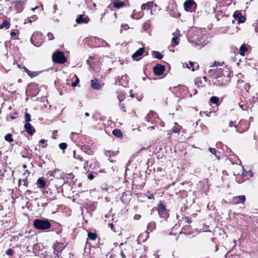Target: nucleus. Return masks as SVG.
I'll use <instances>...</instances> for the list:
<instances>
[{
	"instance_id": "obj_32",
	"label": "nucleus",
	"mask_w": 258,
	"mask_h": 258,
	"mask_svg": "<svg viewBox=\"0 0 258 258\" xmlns=\"http://www.w3.org/2000/svg\"><path fill=\"white\" fill-rule=\"evenodd\" d=\"M155 57L157 59H161L163 57V55L158 51H155Z\"/></svg>"
},
{
	"instance_id": "obj_35",
	"label": "nucleus",
	"mask_w": 258,
	"mask_h": 258,
	"mask_svg": "<svg viewBox=\"0 0 258 258\" xmlns=\"http://www.w3.org/2000/svg\"><path fill=\"white\" fill-rule=\"evenodd\" d=\"M74 157L76 159H79L81 161H83V158L81 156H80L79 155H77L76 154V151H74Z\"/></svg>"
},
{
	"instance_id": "obj_37",
	"label": "nucleus",
	"mask_w": 258,
	"mask_h": 258,
	"mask_svg": "<svg viewBox=\"0 0 258 258\" xmlns=\"http://www.w3.org/2000/svg\"><path fill=\"white\" fill-rule=\"evenodd\" d=\"M59 147L64 150V149H66L67 147V144L65 143H60L59 144Z\"/></svg>"
},
{
	"instance_id": "obj_20",
	"label": "nucleus",
	"mask_w": 258,
	"mask_h": 258,
	"mask_svg": "<svg viewBox=\"0 0 258 258\" xmlns=\"http://www.w3.org/2000/svg\"><path fill=\"white\" fill-rule=\"evenodd\" d=\"M113 135L116 137H121L122 135V132L119 129H115L112 131Z\"/></svg>"
},
{
	"instance_id": "obj_2",
	"label": "nucleus",
	"mask_w": 258,
	"mask_h": 258,
	"mask_svg": "<svg viewBox=\"0 0 258 258\" xmlns=\"http://www.w3.org/2000/svg\"><path fill=\"white\" fill-rule=\"evenodd\" d=\"M53 62L59 64H63L67 61V58L63 52L57 50L55 51L52 56Z\"/></svg>"
},
{
	"instance_id": "obj_30",
	"label": "nucleus",
	"mask_w": 258,
	"mask_h": 258,
	"mask_svg": "<svg viewBox=\"0 0 258 258\" xmlns=\"http://www.w3.org/2000/svg\"><path fill=\"white\" fill-rule=\"evenodd\" d=\"M25 118L27 123H29L31 120L30 114L27 112L25 113Z\"/></svg>"
},
{
	"instance_id": "obj_58",
	"label": "nucleus",
	"mask_w": 258,
	"mask_h": 258,
	"mask_svg": "<svg viewBox=\"0 0 258 258\" xmlns=\"http://www.w3.org/2000/svg\"><path fill=\"white\" fill-rule=\"evenodd\" d=\"M23 167L24 168H27V165H26V164H23Z\"/></svg>"
},
{
	"instance_id": "obj_10",
	"label": "nucleus",
	"mask_w": 258,
	"mask_h": 258,
	"mask_svg": "<svg viewBox=\"0 0 258 258\" xmlns=\"http://www.w3.org/2000/svg\"><path fill=\"white\" fill-rule=\"evenodd\" d=\"M144 48H140L138 50H137L132 55V58L135 60H138L140 58H138V57L142 55L143 53L144 52Z\"/></svg>"
},
{
	"instance_id": "obj_12",
	"label": "nucleus",
	"mask_w": 258,
	"mask_h": 258,
	"mask_svg": "<svg viewBox=\"0 0 258 258\" xmlns=\"http://www.w3.org/2000/svg\"><path fill=\"white\" fill-rule=\"evenodd\" d=\"M91 87L96 90H99L101 88L102 85L99 80H91Z\"/></svg>"
},
{
	"instance_id": "obj_28",
	"label": "nucleus",
	"mask_w": 258,
	"mask_h": 258,
	"mask_svg": "<svg viewBox=\"0 0 258 258\" xmlns=\"http://www.w3.org/2000/svg\"><path fill=\"white\" fill-rule=\"evenodd\" d=\"M202 81L201 80V78H197L195 80V84L197 86L198 88H200L202 86Z\"/></svg>"
},
{
	"instance_id": "obj_16",
	"label": "nucleus",
	"mask_w": 258,
	"mask_h": 258,
	"mask_svg": "<svg viewBox=\"0 0 258 258\" xmlns=\"http://www.w3.org/2000/svg\"><path fill=\"white\" fill-rule=\"evenodd\" d=\"M37 183L38 184L39 188H44L46 185V181L42 178H39Z\"/></svg>"
},
{
	"instance_id": "obj_6",
	"label": "nucleus",
	"mask_w": 258,
	"mask_h": 258,
	"mask_svg": "<svg viewBox=\"0 0 258 258\" xmlns=\"http://www.w3.org/2000/svg\"><path fill=\"white\" fill-rule=\"evenodd\" d=\"M64 247L65 246L63 243L55 242L53 245V248L54 249V254L58 256V253L62 251L64 248Z\"/></svg>"
},
{
	"instance_id": "obj_23",
	"label": "nucleus",
	"mask_w": 258,
	"mask_h": 258,
	"mask_svg": "<svg viewBox=\"0 0 258 258\" xmlns=\"http://www.w3.org/2000/svg\"><path fill=\"white\" fill-rule=\"evenodd\" d=\"M10 23L8 21H4L3 23L1 25L0 28L3 29L6 28V29H8L10 27Z\"/></svg>"
},
{
	"instance_id": "obj_39",
	"label": "nucleus",
	"mask_w": 258,
	"mask_h": 258,
	"mask_svg": "<svg viewBox=\"0 0 258 258\" xmlns=\"http://www.w3.org/2000/svg\"><path fill=\"white\" fill-rule=\"evenodd\" d=\"M6 254L8 255L11 256L13 254V250L10 248L6 250Z\"/></svg>"
},
{
	"instance_id": "obj_45",
	"label": "nucleus",
	"mask_w": 258,
	"mask_h": 258,
	"mask_svg": "<svg viewBox=\"0 0 258 258\" xmlns=\"http://www.w3.org/2000/svg\"><path fill=\"white\" fill-rule=\"evenodd\" d=\"M108 226L110 227V228L113 230L114 228V225L112 223H109L108 224Z\"/></svg>"
},
{
	"instance_id": "obj_26",
	"label": "nucleus",
	"mask_w": 258,
	"mask_h": 258,
	"mask_svg": "<svg viewBox=\"0 0 258 258\" xmlns=\"http://www.w3.org/2000/svg\"><path fill=\"white\" fill-rule=\"evenodd\" d=\"M171 43L173 45H177L179 43V38L178 37H174L172 38Z\"/></svg>"
},
{
	"instance_id": "obj_47",
	"label": "nucleus",
	"mask_w": 258,
	"mask_h": 258,
	"mask_svg": "<svg viewBox=\"0 0 258 258\" xmlns=\"http://www.w3.org/2000/svg\"><path fill=\"white\" fill-rule=\"evenodd\" d=\"M186 222L187 223L190 224L191 222V220L188 219L187 218H186Z\"/></svg>"
},
{
	"instance_id": "obj_24",
	"label": "nucleus",
	"mask_w": 258,
	"mask_h": 258,
	"mask_svg": "<svg viewBox=\"0 0 258 258\" xmlns=\"http://www.w3.org/2000/svg\"><path fill=\"white\" fill-rule=\"evenodd\" d=\"M210 101L213 104H218L219 101V98L218 97L213 96L210 98Z\"/></svg>"
},
{
	"instance_id": "obj_48",
	"label": "nucleus",
	"mask_w": 258,
	"mask_h": 258,
	"mask_svg": "<svg viewBox=\"0 0 258 258\" xmlns=\"http://www.w3.org/2000/svg\"><path fill=\"white\" fill-rule=\"evenodd\" d=\"M149 117H150V114H148L147 115V116H146V120H147L148 121H149Z\"/></svg>"
},
{
	"instance_id": "obj_11",
	"label": "nucleus",
	"mask_w": 258,
	"mask_h": 258,
	"mask_svg": "<svg viewBox=\"0 0 258 258\" xmlns=\"http://www.w3.org/2000/svg\"><path fill=\"white\" fill-rule=\"evenodd\" d=\"M245 201V197L244 195L234 197L232 200V203L234 204H237L239 203H243Z\"/></svg>"
},
{
	"instance_id": "obj_1",
	"label": "nucleus",
	"mask_w": 258,
	"mask_h": 258,
	"mask_svg": "<svg viewBox=\"0 0 258 258\" xmlns=\"http://www.w3.org/2000/svg\"><path fill=\"white\" fill-rule=\"evenodd\" d=\"M34 227L38 230H44L51 227V224L47 219H36L33 222Z\"/></svg>"
},
{
	"instance_id": "obj_34",
	"label": "nucleus",
	"mask_w": 258,
	"mask_h": 258,
	"mask_svg": "<svg viewBox=\"0 0 258 258\" xmlns=\"http://www.w3.org/2000/svg\"><path fill=\"white\" fill-rule=\"evenodd\" d=\"M241 13L240 12L236 11L233 14V16L235 19H237L239 18V17L241 16Z\"/></svg>"
},
{
	"instance_id": "obj_21",
	"label": "nucleus",
	"mask_w": 258,
	"mask_h": 258,
	"mask_svg": "<svg viewBox=\"0 0 258 258\" xmlns=\"http://www.w3.org/2000/svg\"><path fill=\"white\" fill-rule=\"evenodd\" d=\"M156 228V224L154 222H151L147 226V229L148 230L152 232Z\"/></svg>"
},
{
	"instance_id": "obj_57",
	"label": "nucleus",
	"mask_w": 258,
	"mask_h": 258,
	"mask_svg": "<svg viewBox=\"0 0 258 258\" xmlns=\"http://www.w3.org/2000/svg\"><path fill=\"white\" fill-rule=\"evenodd\" d=\"M85 116H88L89 115V113H88V112H86L85 114Z\"/></svg>"
},
{
	"instance_id": "obj_63",
	"label": "nucleus",
	"mask_w": 258,
	"mask_h": 258,
	"mask_svg": "<svg viewBox=\"0 0 258 258\" xmlns=\"http://www.w3.org/2000/svg\"><path fill=\"white\" fill-rule=\"evenodd\" d=\"M37 7H35V8L32 9V10L33 11H34V10H35V9H37Z\"/></svg>"
},
{
	"instance_id": "obj_19",
	"label": "nucleus",
	"mask_w": 258,
	"mask_h": 258,
	"mask_svg": "<svg viewBox=\"0 0 258 258\" xmlns=\"http://www.w3.org/2000/svg\"><path fill=\"white\" fill-rule=\"evenodd\" d=\"M247 51V48L245 45H242L239 48V54L241 55H244L245 52Z\"/></svg>"
},
{
	"instance_id": "obj_62",
	"label": "nucleus",
	"mask_w": 258,
	"mask_h": 258,
	"mask_svg": "<svg viewBox=\"0 0 258 258\" xmlns=\"http://www.w3.org/2000/svg\"><path fill=\"white\" fill-rule=\"evenodd\" d=\"M26 192H29H29H31V191L30 190H27Z\"/></svg>"
},
{
	"instance_id": "obj_40",
	"label": "nucleus",
	"mask_w": 258,
	"mask_h": 258,
	"mask_svg": "<svg viewBox=\"0 0 258 258\" xmlns=\"http://www.w3.org/2000/svg\"><path fill=\"white\" fill-rule=\"evenodd\" d=\"M238 20L239 22L243 23V22H245V18L244 16H242V15H241V16L238 19Z\"/></svg>"
},
{
	"instance_id": "obj_29",
	"label": "nucleus",
	"mask_w": 258,
	"mask_h": 258,
	"mask_svg": "<svg viewBox=\"0 0 258 258\" xmlns=\"http://www.w3.org/2000/svg\"><path fill=\"white\" fill-rule=\"evenodd\" d=\"M175 125H174L172 128V131L174 133H178L180 130V127L179 126L176 125L177 123H175Z\"/></svg>"
},
{
	"instance_id": "obj_38",
	"label": "nucleus",
	"mask_w": 258,
	"mask_h": 258,
	"mask_svg": "<svg viewBox=\"0 0 258 258\" xmlns=\"http://www.w3.org/2000/svg\"><path fill=\"white\" fill-rule=\"evenodd\" d=\"M234 126V127H237V124L235 121H230L229 123V127H231Z\"/></svg>"
},
{
	"instance_id": "obj_5",
	"label": "nucleus",
	"mask_w": 258,
	"mask_h": 258,
	"mask_svg": "<svg viewBox=\"0 0 258 258\" xmlns=\"http://www.w3.org/2000/svg\"><path fill=\"white\" fill-rule=\"evenodd\" d=\"M165 69V68L164 66L161 65L160 64H157L153 67V71L156 75L160 76L163 73Z\"/></svg>"
},
{
	"instance_id": "obj_17",
	"label": "nucleus",
	"mask_w": 258,
	"mask_h": 258,
	"mask_svg": "<svg viewBox=\"0 0 258 258\" xmlns=\"http://www.w3.org/2000/svg\"><path fill=\"white\" fill-rule=\"evenodd\" d=\"M153 3L152 2H148L146 4H144L141 6L142 10H149V9L152 7Z\"/></svg>"
},
{
	"instance_id": "obj_44",
	"label": "nucleus",
	"mask_w": 258,
	"mask_h": 258,
	"mask_svg": "<svg viewBox=\"0 0 258 258\" xmlns=\"http://www.w3.org/2000/svg\"><path fill=\"white\" fill-rule=\"evenodd\" d=\"M222 64H221L220 62H217L216 61H215L214 62V64L213 65V67H217V66H221Z\"/></svg>"
},
{
	"instance_id": "obj_3",
	"label": "nucleus",
	"mask_w": 258,
	"mask_h": 258,
	"mask_svg": "<svg viewBox=\"0 0 258 258\" xmlns=\"http://www.w3.org/2000/svg\"><path fill=\"white\" fill-rule=\"evenodd\" d=\"M121 256L123 258H133V250L132 246L129 245H124L121 251Z\"/></svg>"
},
{
	"instance_id": "obj_59",
	"label": "nucleus",
	"mask_w": 258,
	"mask_h": 258,
	"mask_svg": "<svg viewBox=\"0 0 258 258\" xmlns=\"http://www.w3.org/2000/svg\"><path fill=\"white\" fill-rule=\"evenodd\" d=\"M113 16H114V17H115V18H116L117 16H116V13H113Z\"/></svg>"
},
{
	"instance_id": "obj_51",
	"label": "nucleus",
	"mask_w": 258,
	"mask_h": 258,
	"mask_svg": "<svg viewBox=\"0 0 258 258\" xmlns=\"http://www.w3.org/2000/svg\"><path fill=\"white\" fill-rule=\"evenodd\" d=\"M43 193L45 195V194H48V191L45 190V189H44L43 191H42Z\"/></svg>"
},
{
	"instance_id": "obj_60",
	"label": "nucleus",
	"mask_w": 258,
	"mask_h": 258,
	"mask_svg": "<svg viewBox=\"0 0 258 258\" xmlns=\"http://www.w3.org/2000/svg\"><path fill=\"white\" fill-rule=\"evenodd\" d=\"M106 12H105L102 14V16H104V15L106 14V13H107V11L106 10Z\"/></svg>"
},
{
	"instance_id": "obj_53",
	"label": "nucleus",
	"mask_w": 258,
	"mask_h": 258,
	"mask_svg": "<svg viewBox=\"0 0 258 258\" xmlns=\"http://www.w3.org/2000/svg\"><path fill=\"white\" fill-rule=\"evenodd\" d=\"M26 173H27L28 174H29L30 173V172H29V171L28 170H26V171L25 172L24 175H25Z\"/></svg>"
},
{
	"instance_id": "obj_36",
	"label": "nucleus",
	"mask_w": 258,
	"mask_h": 258,
	"mask_svg": "<svg viewBox=\"0 0 258 258\" xmlns=\"http://www.w3.org/2000/svg\"><path fill=\"white\" fill-rule=\"evenodd\" d=\"M208 150L212 154H214L215 156V157H217V156L216 154L217 151H216V149L212 148H209Z\"/></svg>"
},
{
	"instance_id": "obj_49",
	"label": "nucleus",
	"mask_w": 258,
	"mask_h": 258,
	"mask_svg": "<svg viewBox=\"0 0 258 258\" xmlns=\"http://www.w3.org/2000/svg\"><path fill=\"white\" fill-rule=\"evenodd\" d=\"M148 199H154V196L153 195H151L149 196H148Z\"/></svg>"
},
{
	"instance_id": "obj_27",
	"label": "nucleus",
	"mask_w": 258,
	"mask_h": 258,
	"mask_svg": "<svg viewBox=\"0 0 258 258\" xmlns=\"http://www.w3.org/2000/svg\"><path fill=\"white\" fill-rule=\"evenodd\" d=\"M21 183H22L23 184L26 186H27V185L28 184V182L26 178H25V179H19V182H18L19 186H20V184H21Z\"/></svg>"
},
{
	"instance_id": "obj_56",
	"label": "nucleus",
	"mask_w": 258,
	"mask_h": 258,
	"mask_svg": "<svg viewBox=\"0 0 258 258\" xmlns=\"http://www.w3.org/2000/svg\"><path fill=\"white\" fill-rule=\"evenodd\" d=\"M239 107L240 108H241L242 109V110H244V109L243 108V105H239Z\"/></svg>"
},
{
	"instance_id": "obj_8",
	"label": "nucleus",
	"mask_w": 258,
	"mask_h": 258,
	"mask_svg": "<svg viewBox=\"0 0 258 258\" xmlns=\"http://www.w3.org/2000/svg\"><path fill=\"white\" fill-rule=\"evenodd\" d=\"M195 5H196V4L193 0L186 1L183 4L185 11L186 12L191 11L192 7Z\"/></svg>"
},
{
	"instance_id": "obj_46",
	"label": "nucleus",
	"mask_w": 258,
	"mask_h": 258,
	"mask_svg": "<svg viewBox=\"0 0 258 258\" xmlns=\"http://www.w3.org/2000/svg\"><path fill=\"white\" fill-rule=\"evenodd\" d=\"M11 35L12 37L15 36L16 35V33L14 31H12L11 32Z\"/></svg>"
},
{
	"instance_id": "obj_31",
	"label": "nucleus",
	"mask_w": 258,
	"mask_h": 258,
	"mask_svg": "<svg viewBox=\"0 0 258 258\" xmlns=\"http://www.w3.org/2000/svg\"><path fill=\"white\" fill-rule=\"evenodd\" d=\"M75 78H76V80L74 82L72 83L71 86L72 87L77 86V85L78 84V83H79V79L78 77L76 75H75Z\"/></svg>"
},
{
	"instance_id": "obj_50",
	"label": "nucleus",
	"mask_w": 258,
	"mask_h": 258,
	"mask_svg": "<svg viewBox=\"0 0 258 258\" xmlns=\"http://www.w3.org/2000/svg\"><path fill=\"white\" fill-rule=\"evenodd\" d=\"M45 140H44V139H41V140H40L39 143H40L43 144V143H45Z\"/></svg>"
},
{
	"instance_id": "obj_61",
	"label": "nucleus",
	"mask_w": 258,
	"mask_h": 258,
	"mask_svg": "<svg viewBox=\"0 0 258 258\" xmlns=\"http://www.w3.org/2000/svg\"><path fill=\"white\" fill-rule=\"evenodd\" d=\"M203 79L205 80V81H207V78H206V76H204V77H203Z\"/></svg>"
},
{
	"instance_id": "obj_25",
	"label": "nucleus",
	"mask_w": 258,
	"mask_h": 258,
	"mask_svg": "<svg viewBox=\"0 0 258 258\" xmlns=\"http://www.w3.org/2000/svg\"><path fill=\"white\" fill-rule=\"evenodd\" d=\"M5 140L10 143H11L13 141V139L12 138V135L11 134H8L5 136Z\"/></svg>"
},
{
	"instance_id": "obj_43",
	"label": "nucleus",
	"mask_w": 258,
	"mask_h": 258,
	"mask_svg": "<svg viewBox=\"0 0 258 258\" xmlns=\"http://www.w3.org/2000/svg\"><path fill=\"white\" fill-rule=\"evenodd\" d=\"M94 175H93V174H91V173H90V174H89L88 175V178L89 179H90V180L93 179L94 178Z\"/></svg>"
},
{
	"instance_id": "obj_7",
	"label": "nucleus",
	"mask_w": 258,
	"mask_h": 258,
	"mask_svg": "<svg viewBox=\"0 0 258 258\" xmlns=\"http://www.w3.org/2000/svg\"><path fill=\"white\" fill-rule=\"evenodd\" d=\"M89 21V18L84 15H80L76 20V22L78 24H87Z\"/></svg>"
},
{
	"instance_id": "obj_15",
	"label": "nucleus",
	"mask_w": 258,
	"mask_h": 258,
	"mask_svg": "<svg viewBox=\"0 0 258 258\" xmlns=\"http://www.w3.org/2000/svg\"><path fill=\"white\" fill-rule=\"evenodd\" d=\"M81 149L85 153L88 155L93 154V151L91 150L89 146L87 145H84L82 147Z\"/></svg>"
},
{
	"instance_id": "obj_54",
	"label": "nucleus",
	"mask_w": 258,
	"mask_h": 258,
	"mask_svg": "<svg viewBox=\"0 0 258 258\" xmlns=\"http://www.w3.org/2000/svg\"><path fill=\"white\" fill-rule=\"evenodd\" d=\"M24 69L26 73H27V71H29V70L27 68H26V67H24Z\"/></svg>"
},
{
	"instance_id": "obj_33",
	"label": "nucleus",
	"mask_w": 258,
	"mask_h": 258,
	"mask_svg": "<svg viewBox=\"0 0 258 258\" xmlns=\"http://www.w3.org/2000/svg\"><path fill=\"white\" fill-rule=\"evenodd\" d=\"M118 99H119V101L120 102L119 106H120V109H121L124 112H126V109H125V107L124 106V105L123 104L120 103V102L122 100V99H121L119 97H118Z\"/></svg>"
},
{
	"instance_id": "obj_14",
	"label": "nucleus",
	"mask_w": 258,
	"mask_h": 258,
	"mask_svg": "<svg viewBox=\"0 0 258 258\" xmlns=\"http://www.w3.org/2000/svg\"><path fill=\"white\" fill-rule=\"evenodd\" d=\"M114 7L116 9H119L124 6L125 4L119 0L114 1L113 2Z\"/></svg>"
},
{
	"instance_id": "obj_13",
	"label": "nucleus",
	"mask_w": 258,
	"mask_h": 258,
	"mask_svg": "<svg viewBox=\"0 0 258 258\" xmlns=\"http://www.w3.org/2000/svg\"><path fill=\"white\" fill-rule=\"evenodd\" d=\"M24 127L25 128L26 132L29 135H32L35 132V129H32L33 127L29 122L26 123L24 125Z\"/></svg>"
},
{
	"instance_id": "obj_9",
	"label": "nucleus",
	"mask_w": 258,
	"mask_h": 258,
	"mask_svg": "<svg viewBox=\"0 0 258 258\" xmlns=\"http://www.w3.org/2000/svg\"><path fill=\"white\" fill-rule=\"evenodd\" d=\"M47 174L56 178H59L61 177V171L58 169H55L53 171H49Z\"/></svg>"
},
{
	"instance_id": "obj_64",
	"label": "nucleus",
	"mask_w": 258,
	"mask_h": 258,
	"mask_svg": "<svg viewBox=\"0 0 258 258\" xmlns=\"http://www.w3.org/2000/svg\"><path fill=\"white\" fill-rule=\"evenodd\" d=\"M130 96H131V97H133V96H133V95L132 94H131Z\"/></svg>"
},
{
	"instance_id": "obj_4",
	"label": "nucleus",
	"mask_w": 258,
	"mask_h": 258,
	"mask_svg": "<svg viewBox=\"0 0 258 258\" xmlns=\"http://www.w3.org/2000/svg\"><path fill=\"white\" fill-rule=\"evenodd\" d=\"M158 214L160 218L167 219L169 213L163 204H159L157 208Z\"/></svg>"
},
{
	"instance_id": "obj_55",
	"label": "nucleus",
	"mask_w": 258,
	"mask_h": 258,
	"mask_svg": "<svg viewBox=\"0 0 258 258\" xmlns=\"http://www.w3.org/2000/svg\"><path fill=\"white\" fill-rule=\"evenodd\" d=\"M135 14H132L131 16V17L133 19H135Z\"/></svg>"
},
{
	"instance_id": "obj_52",
	"label": "nucleus",
	"mask_w": 258,
	"mask_h": 258,
	"mask_svg": "<svg viewBox=\"0 0 258 258\" xmlns=\"http://www.w3.org/2000/svg\"><path fill=\"white\" fill-rule=\"evenodd\" d=\"M31 71H29H29H27V74L28 75V76H30V75H31Z\"/></svg>"
},
{
	"instance_id": "obj_42",
	"label": "nucleus",
	"mask_w": 258,
	"mask_h": 258,
	"mask_svg": "<svg viewBox=\"0 0 258 258\" xmlns=\"http://www.w3.org/2000/svg\"><path fill=\"white\" fill-rule=\"evenodd\" d=\"M38 75V73L37 72H31V75L30 76V77H34L37 76Z\"/></svg>"
},
{
	"instance_id": "obj_41",
	"label": "nucleus",
	"mask_w": 258,
	"mask_h": 258,
	"mask_svg": "<svg viewBox=\"0 0 258 258\" xmlns=\"http://www.w3.org/2000/svg\"><path fill=\"white\" fill-rule=\"evenodd\" d=\"M47 37L48 38V40H53L54 39V37H53V34L51 33V32L48 33Z\"/></svg>"
},
{
	"instance_id": "obj_18",
	"label": "nucleus",
	"mask_w": 258,
	"mask_h": 258,
	"mask_svg": "<svg viewBox=\"0 0 258 258\" xmlns=\"http://www.w3.org/2000/svg\"><path fill=\"white\" fill-rule=\"evenodd\" d=\"M186 67L189 69H191L192 71H194L195 70H197L199 68V66L197 65L196 68H195V63L190 61H189V63L186 64Z\"/></svg>"
},
{
	"instance_id": "obj_22",
	"label": "nucleus",
	"mask_w": 258,
	"mask_h": 258,
	"mask_svg": "<svg viewBox=\"0 0 258 258\" xmlns=\"http://www.w3.org/2000/svg\"><path fill=\"white\" fill-rule=\"evenodd\" d=\"M88 237L92 240H95L97 238V234L95 233L89 232L88 233Z\"/></svg>"
}]
</instances>
